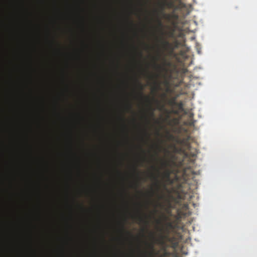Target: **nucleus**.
<instances>
[{
    "label": "nucleus",
    "instance_id": "0eeeda50",
    "mask_svg": "<svg viewBox=\"0 0 257 257\" xmlns=\"http://www.w3.org/2000/svg\"><path fill=\"white\" fill-rule=\"evenodd\" d=\"M137 218L139 220L140 222H145L146 224H148V222L145 221L144 219V218L140 215H139L137 216Z\"/></svg>",
    "mask_w": 257,
    "mask_h": 257
},
{
    "label": "nucleus",
    "instance_id": "ddd939ff",
    "mask_svg": "<svg viewBox=\"0 0 257 257\" xmlns=\"http://www.w3.org/2000/svg\"><path fill=\"white\" fill-rule=\"evenodd\" d=\"M153 111H154V110H152L151 112V115L152 116H154V112Z\"/></svg>",
    "mask_w": 257,
    "mask_h": 257
},
{
    "label": "nucleus",
    "instance_id": "20e7f679",
    "mask_svg": "<svg viewBox=\"0 0 257 257\" xmlns=\"http://www.w3.org/2000/svg\"><path fill=\"white\" fill-rule=\"evenodd\" d=\"M160 58V55H159L157 57H155V62L154 64V67L155 69H156L157 70L160 71L163 69V67L161 65L158 64L156 63V61H158Z\"/></svg>",
    "mask_w": 257,
    "mask_h": 257
},
{
    "label": "nucleus",
    "instance_id": "1a4fd4ad",
    "mask_svg": "<svg viewBox=\"0 0 257 257\" xmlns=\"http://www.w3.org/2000/svg\"><path fill=\"white\" fill-rule=\"evenodd\" d=\"M161 165L163 167H165L167 166L168 163H167V161H164V160H162Z\"/></svg>",
    "mask_w": 257,
    "mask_h": 257
},
{
    "label": "nucleus",
    "instance_id": "2eb2a0df",
    "mask_svg": "<svg viewBox=\"0 0 257 257\" xmlns=\"http://www.w3.org/2000/svg\"><path fill=\"white\" fill-rule=\"evenodd\" d=\"M145 98L147 99V101H149V98L148 96H145Z\"/></svg>",
    "mask_w": 257,
    "mask_h": 257
},
{
    "label": "nucleus",
    "instance_id": "f3484780",
    "mask_svg": "<svg viewBox=\"0 0 257 257\" xmlns=\"http://www.w3.org/2000/svg\"><path fill=\"white\" fill-rule=\"evenodd\" d=\"M145 133L147 135L148 138H149V136L148 135V133L147 132H146Z\"/></svg>",
    "mask_w": 257,
    "mask_h": 257
},
{
    "label": "nucleus",
    "instance_id": "4468645a",
    "mask_svg": "<svg viewBox=\"0 0 257 257\" xmlns=\"http://www.w3.org/2000/svg\"><path fill=\"white\" fill-rule=\"evenodd\" d=\"M124 230V225H122V226H121V230L123 231Z\"/></svg>",
    "mask_w": 257,
    "mask_h": 257
},
{
    "label": "nucleus",
    "instance_id": "7ed1b4c3",
    "mask_svg": "<svg viewBox=\"0 0 257 257\" xmlns=\"http://www.w3.org/2000/svg\"><path fill=\"white\" fill-rule=\"evenodd\" d=\"M152 176L155 181V185L156 188V190H157V192H159L160 191V189H161V184H160V182L158 180V176H155L153 175H152Z\"/></svg>",
    "mask_w": 257,
    "mask_h": 257
},
{
    "label": "nucleus",
    "instance_id": "dca6fc26",
    "mask_svg": "<svg viewBox=\"0 0 257 257\" xmlns=\"http://www.w3.org/2000/svg\"><path fill=\"white\" fill-rule=\"evenodd\" d=\"M163 187H164V188L165 189H166V185L164 184V185H163Z\"/></svg>",
    "mask_w": 257,
    "mask_h": 257
},
{
    "label": "nucleus",
    "instance_id": "6ab92c4d",
    "mask_svg": "<svg viewBox=\"0 0 257 257\" xmlns=\"http://www.w3.org/2000/svg\"><path fill=\"white\" fill-rule=\"evenodd\" d=\"M157 222H158V223H160V220H158V221H157Z\"/></svg>",
    "mask_w": 257,
    "mask_h": 257
},
{
    "label": "nucleus",
    "instance_id": "4be33fe9",
    "mask_svg": "<svg viewBox=\"0 0 257 257\" xmlns=\"http://www.w3.org/2000/svg\"><path fill=\"white\" fill-rule=\"evenodd\" d=\"M154 194V191H153V192H152V194Z\"/></svg>",
    "mask_w": 257,
    "mask_h": 257
},
{
    "label": "nucleus",
    "instance_id": "f257e3e1",
    "mask_svg": "<svg viewBox=\"0 0 257 257\" xmlns=\"http://www.w3.org/2000/svg\"><path fill=\"white\" fill-rule=\"evenodd\" d=\"M166 225L167 227L165 228L162 227L159 229L160 234L158 238L154 234L152 233L151 240L153 242L148 244V248L150 250L147 253L148 256L153 257L154 256L155 243L163 245L165 243V241L169 239L170 232L169 229L174 228V226L172 223L170 222H167Z\"/></svg>",
    "mask_w": 257,
    "mask_h": 257
},
{
    "label": "nucleus",
    "instance_id": "f03ea898",
    "mask_svg": "<svg viewBox=\"0 0 257 257\" xmlns=\"http://www.w3.org/2000/svg\"><path fill=\"white\" fill-rule=\"evenodd\" d=\"M165 6H166V3H165L160 4H159V10L156 11V12L157 13V18L156 20V22L157 23V26H158V28L159 30V32H160L161 35V37H160L159 38L158 37H157V40L158 42L161 43V44L164 47H168L170 45L169 42L168 41L163 39V37H162L164 35V32H163V23L162 22L161 19L160 18V15L161 14H163L164 15H165V14L163 13V11L165 9Z\"/></svg>",
    "mask_w": 257,
    "mask_h": 257
},
{
    "label": "nucleus",
    "instance_id": "412c9836",
    "mask_svg": "<svg viewBox=\"0 0 257 257\" xmlns=\"http://www.w3.org/2000/svg\"><path fill=\"white\" fill-rule=\"evenodd\" d=\"M177 45H178V43H177V42H176V47H177Z\"/></svg>",
    "mask_w": 257,
    "mask_h": 257
},
{
    "label": "nucleus",
    "instance_id": "a211bd4d",
    "mask_svg": "<svg viewBox=\"0 0 257 257\" xmlns=\"http://www.w3.org/2000/svg\"><path fill=\"white\" fill-rule=\"evenodd\" d=\"M157 172H158V174L160 173V172H159V170H157Z\"/></svg>",
    "mask_w": 257,
    "mask_h": 257
},
{
    "label": "nucleus",
    "instance_id": "9d476101",
    "mask_svg": "<svg viewBox=\"0 0 257 257\" xmlns=\"http://www.w3.org/2000/svg\"><path fill=\"white\" fill-rule=\"evenodd\" d=\"M126 108L129 110H131L132 109V104L130 103H128L126 105Z\"/></svg>",
    "mask_w": 257,
    "mask_h": 257
},
{
    "label": "nucleus",
    "instance_id": "f8f14e48",
    "mask_svg": "<svg viewBox=\"0 0 257 257\" xmlns=\"http://www.w3.org/2000/svg\"><path fill=\"white\" fill-rule=\"evenodd\" d=\"M159 87V85L157 84L156 87L154 89H155V90H158Z\"/></svg>",
    "mask_w": 257,
    "mask_h": 257
},
{
    "label": "nucleus",
    "instance_id": "aec40b11",
    "mask_svg": "<svg viewBox=\"0 0 257 257\" xmlns=\"http://www.w3.org/2000/svg\"><path fill=\"white\" fill-rule=\"evenodd\" d=\"M127 233H128V234H131V233L128 231L127 232Z\"/></svg>",
    "mask_w": 257,
    "mask_h": 257
},
{
    "label": "nucleus",
    "instance_id": "9b49d317",
    "mask_svg": "<svg viewBox=\"0 0 257 257\" xmlns=\"http://www.w3.org/2000/svg\"><path fill=\"white\" fill-rule=\"evenodd\" d=\"M166 182L170 185L173 183V180L171 178V180H166Z\"/></svg>",
    "mask_w": 257,
    "mask_h": 257
},
{
    "label": "nucleus",
    "instance_id": "423d86ee",
    "mask_svg": "<svg viewBox=\"0 0 257 257\" xmlns=\"http://www.w3.org/2000/svg\"><path fill=\"white\" fill-rule=\"evenodd\" d=\"M164 175L166 180H171L170 172L169 170L166 171Z\"/></svg>",
    "mask_w": 257,
    "mask_h": 257
},
{
    "label": "nucleus",
    "instance_id": "39448f33",
    "mask_svg": "<svg viewBox=\"0 0 257 257\" xmlns=\"http://www.w3.org/2000/svg\"><path fill=\"white\" fill-rule=\"evenodd\" d=\"M136 81H137L138 86V87H139V89H140L139 94H140V95L142 97H144V95H143V89L144 88V87L138 80H137Z\"/></svg>",
    "mask_w": 257,
    "mask_h": 257
},
{
    "label": "nucleus",
    "instance_id": "6e6552de",
    "mask_svg": "<svg viewBox=\"0 0 257 257\" xmlns=\"http://www.w3.org/2000/svg\"><path fill=\"white\" fill-rule=\"evenodd\" d=\"M156 149L158 150V152L156 153V156L158 157V154H159V152H160L161 151V147H160V146L157 145L156 146Z\"/></svg>",
    "mask_w": 257,
    "mask_h": 257
}]
</instances>
